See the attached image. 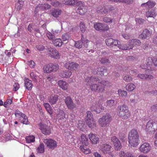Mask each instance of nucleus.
<instances>
[{
    "label": "nucleus",
    "instance_id": "f257e3e1",
    "mask_svg": "<svg viewBox=\"0 0 157 157\" xmlns=\"http://www.w3.org/2000/svg\"><path fill=\"white\" fill-rule=\"evenodd\" d=\"M139 136L137 130L132 129L129 132L128 139L129 144L131 146L136 147L139 144Z\"/></svg>",
    "mask_w": 157,
    "mask_h": 157
},
{
    "label": "nucleus",
    "instance_id": "f03ea898",
    "mask_svg": "<svg viewBox=\"0 0 157 157\" xmlns=\"http://www.w3.org/2000/svg\"><path fill=\"white\" fill-rule=\"evenodd\" d=\"M117 110L119 117L123 120H127L131 116L128 107L125 105L118 106Z\"/></svg>",
    "mask_w": 157,
    "mask_h": 157
},
{
    "label": "nucleus",
    "instance_id": "7ed1b4c3",
    "mask_svg": "<svg viewBox=\"0 0 157 157\" xmlns=\"http://www.w3.org/2000/svg\"><path fill=\"white\" fill-rule=\"evenodd\" d=\"M59 68V65L55 63H50L45 65L43 67V70L44 72L46 73H50L52 72H55Z\"/></svg>",
    "mask_w": 157,
    "mask_h": 157
},
{
    "label": "nucleus",
    "instance_id": "20e7f679",
    "mask_svg": "<svg viewBox=\"0 0 157 157\" xmlns=\"http://www.w3.org/2000/svg\"><path fill=\"white\" fill-rule=\"evenodd\" d=\"M112 120L110 114L106 113L98 119V124L101 127H105L110 124Z\"/></svg>",
    "mask_w": 157,
    "mask_h": 157
},
{
    "label": "nucleus",
    "instance_id": "39448f33",
    "mask_svg": "<svg viewBox=\"0 0 157 157\" xmlns=\"http://www.w3.org/2000/svg\"><path fill=\"white\" fill-rule=\"evenodd\" d=\"M146 130L154 132L157 130V121L151 120L147 122L146 126Z\"/></svg>",
    "mask_w": 157,
    "mask_h": 157
},
{
    "label": "nucleus",
    "instance_id": "423d86ee",
    "mask_svg": "<svg viewBox=\"0 0 157 157\" xmlns=\"http://www.w3.org/2000/svg\"><path fill=\"white\" fill-rule=\"evenodd\" d=\"M101 100H99L98 101H93L90 106V110L97 113H100L102 110L104 109V108L101 104Z\"/></svg>",
    "mask_w": 157,
    "mask_h": 157
},
{
    "label": "nucleus",
    "instance_id": "0eeeda50",
    "mask_svg": "<svg viewBox=\"0 0 157 157\" xmlns=\"http://www.w3.org/2000/svg\"><path fill=\"white\" fill-rule=\"evenodd\" d=\"M94 27L96 30L99 32L107 31L109 29V26L108 25L101 22L95 23Z\"/></svg>",
    "mask_w": 157,
    "mask_h": 157
},
{
    "label": "nucleus",
    "instance_id": "6e6552de",
    "mask_svg": "<svg viewBox=\"0 0 157 157\" xmlns=\"http://www.w3.org/2000/svg\"><path fill=\"white\" fill-rule=\"evenodd\" d=\"M89 42V40L84 38L83 35L82 34L81 40L76 41H75V46L77 48H82V44H83L85 47L87 48L88 46L87 44Z\"/></svg>",
    "mask_w": 157,
    "mask_h": 157
},
{
    "label": "nucleus",
    "instance_id": "1a4fd4ad",
    "mask_svg": "<svg viewBox=\"0 0 157 157\" xmlns=\"http://www.w3.org/2000/svg\"><path fill=\"white\" fill-rule=\"evenodd\" d=\"M44 142L49 149L53 150L57 147V143L54 140L48 138L44 140Z\"/></svg>",
    "mask_w": 157,
    "mask_h": 157
},
{
    "label": "nucleus",
    "instance_id": "9d476101",
    "mask_svg": "<svg viewBox=\"0 0 157 157\" xmlns=\"http://www.w3.org/2000/svg\"><path fill=\"white\" fill-rule=\"evenodd\" d=\"M40 129L42 133L46 135H49L51 133V128L50 126L42 123L39 124Z\"/></svg>",
    "mask_w": 157,
    "mask_h": 157
},
{
    "label": "nucleus",
    "instance_id": "9b49d317",
    "mask_svg": "<svg viewBox=\"0 0 157 157\" xmlns=\"http://www.w3.org/2000/svg\"><path fill=\"white\" fill-rule=\"evenodd\" d=\"M90 88L92 91L98 93H102L105 90V87L98 84H94L90 86Z\"/></svg>",
    "mask_w": 157,
    "mask_h": 157
},
{
    "label": "nucleus",
    "instance_id": "f8f14e48",
    "mask_svg": "<svg viewBox=\"0 0 157 157\" xmlns=\"http://www.w3.org/2000/svg\"><path fill=\"white\" fill-rule=\"evenodd\" d=\"M78 3L77 6L79 7L76 10V12L81 15L84 14L87 12V6L84 5L83 2H82L81 1V3Z\"/></svg>",
    "mask_w": 157,
    "mask_h": 157
},
{
    "label": "nucleus",
    "instance_id": "ddd939ff",
    "mask_svg": "<svg viewBox=\"0 0 157 157\" xmlns=\"http://www.w3.org/2000/svg\"><path fill=\"white\" fill-rule=\"evenodd\" d=\"M64 102L67 108L70 109H73L76 107L75 103H74L72 98L70 96H67L64 99Z\"/></svg>",
    "mask_w": 157,
    "mask_h": 157
},
{
    "label": "nucleus",
    "instance_id": "4468645a",
    "mask_svg": "<svg viewBox=\"0 0 157 157\" xmlns=\"http://www.w3.org/2000/svg\"><path fill=\"white\" fill-rule=\"evenodd\" d=\"M48 51L49 53L50 56L56 59H58L61 56L59 52L55 48H50L48 49Z\"/></svg>",
    "mask_w": 157,
    "mask_h": 157
},
{
    "label": "nucleus",
    "instance_id": "2eb2a0df",
    "mask_svg": "<svg viewBox=\"0 0 157 157\" xmlns=\"http://www.w3.org/2000/svg\"><path fill=\"white\" fill-rule=\"evenodd\" d=\"M150 144L147 143H144L139 148L140 151L143 153L147 154L148 153L151 149Z\"/></svg>",
    "mask_w": 157,
    "mask_h": 157
},
{
    "label": "nucleus",
    "instance_id": "dca6fc26",
    "mask_svg": "<svg viewBox=\"0 0 157 157\" xmlns=\"http://www.w3.org/2000/svg\"><path fill=\"white\" fill-rule=\"evenodd\" d=\"M111 140L116 150H120L121 148L122 147L121 144L119 140L116 136H112L111 137Z\"/></svg>",
    "mask_w": 157,
    "mask_h": 157
},
{
    "label": "nucleus",
    "instance_id": "f3484780",
    "mask_svg": "<svg viewBox=\"0 0 157 157\" xmlns=\"http://www.w3.org/2000/svg\"><path fill=\"white\" fill-rule=\"evenodd\" d=\"M99 79L94 76H88L85 78V81L86 82V85L90 86L94 83L98 82Z\"/></svg>",
    "mask_w": 157,
    "mask_h": 157
},
{
    "label": "nucleus",
    "instance_id": "a211bd4d",
    "mask_svg": "<svg viewBox=\"0 0 157 157\" xmlns=\"http://www.w3.org/2000/svg\"><path fill=\"white\" fill-rule=\"evenodd\" d=\"M65 66L68 69L71 71H75L79 67V65L76 63L68 62L65 63Z\"/></svg>",
    "mask_w": 157,
    "mask_h": 157
},
{
    "label": "nucleus",
    "instance_id": "6ab92c4d",
    "mask_svg": "<svg viewBox=\"0 0 157 157\" xmlns=\"http://www.w3.org/2000/svg\"><path fill=\"white\" fill-rule=\"evenodd\" d=\"M151 34L152 32L146 29L143 30L142 33L139 35V36L142 39H147L151 36Z\"/></svg>",
    "mask_w": 157,
    "mask_h": 157
},
{
    "label": "nucleus",
    "instance_id": "aec40b11",
    "mask_svg": "<svg viewBox=\"0 0 157 157\" xmlns=\"http://www.w3.org/2000/svg\"><path fill=\"white\" fill-rule=\"evenodd\" d=\"M105 43L108 46L113 47L117 45L118 44V43H120V42L117 40L110 38L106 39Z\"/></svg>",
    "mask_w": 157,
    "mask_h": 157
},
{
    "label": "nucleus",
    "instance_id": "412c9836",
    "mask_svg": "<svg viewBox=\"0 0 157 157\" xmlns=\"http://www.w3.org/2000/svg\"><path fill=\"white\" fill-rule=\"evenodd\" d=\"M88 137L92 144H95L98 143L99 138L96 134L90 133Z\"/></svg>",
    "mask_w": 157,
    "mask_h": 157
},
{
    "label": "nucleus",
    "instance_id": "4be33fe9",
    "mask_svg": "<svg viewBox=\"0 0 157 157\" xmlns=\"http://www.w3.org/2000/svg\"><path fill=\"white\" fill-rule=\"evenodd\" d=\"M24 87L28 90H31L33 86L32 81L27 78L24 79Z\"/></svg>",
    "mask_w": 157,
    "mask_h": 157
},
{
    "label": "nucleus",
    "instance_id": "5701e85b",
    "mask_svg": "<svg viewBox=\"0 0 157 157\" xmlns=\"http://www.w3.org/2000/svg\"><path fill=\"white\" fill-rule=\"evenodd\" d=\"M80 140L82 143V145L87 146L89 144V139L86 135L84 134L81 135Z\"/></svg>",
    "mask_w": 157,
    "mask_h": 157
},
{
    "label": "nucleus",
    "instance_id": "b1692460",
    "mask_svg": "<svg viewBox=\"0 0 157 157\" xmlns=\"http://www.w3.org/2000/svg\"><path fill=\"white\" fill-rule=\"evenodd\" d=\"M51 7V6L48 3L42 4L37 6L35 9V12H37L39 10L41 9L43 10H47L49 9Z\"/></svg>",
    "mask_w": 157,
    "mask_h": 157
},
{
    "label": "nucleus",
    "instance_id": "393cba45",
    "mask_svg": "<svg viewBox=\"0 0 157 157\" xmlns=\"http://www.w3.org/2000/svg\"><path fill=\"white\" fill-rule=\"evenodd\" d=\"M58 85L63 90H67L68 84L65 81L63 80L59 81Z\"/></svg>",
    "mask_w": 157,
    "mask_h": 157
},
{
    "label": "nucleus",
    "instance_id": "a878e982",
    "mask_svg": "<svg viewBox=\"0 0 157 157\" xmlns=\"http://www.w3.org/2000/svg\"><path fill=\"white\" fill-rule=\"evenodd\" d=\"M156 5V2L155 1L149 0L146 3H142L141 6L143 8H152Z\"/></svg>",
    "mask_w": 157,
    "mask_h": 157
},
{
    "label": "nucleus",
    "instance_id": "bb28decb",
    "mask_svg": "<svg viewBox=\"0 0 157 157\" xmlns=\"http://www.w3.org/2000/svg\"><path fill=\"white\" fill-rule=\"evenodd\" d=\"M58 98L59 96L58 95L52 94L48 98V102L52 105L55 104L58 101Z\"/></svg>",
    "mask_w": 157,
    "mask_h": 157
},
{
    "label": "nucleus",
    "instance_id": "cd10ccee",
    "mask_svg": "<svg viewBox=\"0 0 157 157\" xmlns=\"http://www.w3.org/2000/svg\"><path fill=\"white\" fill-rule=\"evenodd\" d=\"M128 43L130 47H132V48L134 46H140L141 44V42L138 39H133L129 40Z\"/></svg>",
    "mask_w": 157,
    "mask_h": 157
},
{
    "label": "nucleus",
    "instance_id": "c85d7f7f",
    "mask_svg": "<svg viewBox=\"0 0 157 157\" xmlns=\"http://www.w3.org/2000/svg\"><path fill=\"white\" fill-rule=\"evenodd\" d=\"M78 3H81V1L78 0H64V4L66 5L77 6Z\"/></svg>",
    "mask_w": 157,
    "mask_h": 157
},
{
    "label": "nucleus",
    "instance_id": "c756f323",
    "mask_svg": "<svg viewBox=\"0 0 157 157\" xmlns=\"http://www.w3.org/2000/svg\"><path fill=\"white\" fill-rule=\"evenodd\" d=\"M62 11L59 9H54L51 10V14L53 17L57 18L61 14Z\"/></svg>",
    "mask_w": 157,
    "mask_h": 157
},
{
    "label": "nucleus",
    "instance_id": "7c9ffc66",
    "mask_svg": "<svg viewBox=\"0 0 157 157\" xmlns=\"http://www.w3.org/2000/svg\"><path fill=\"white\" fill-rule=\"evenodd\" d=\"M72 75V72L69 70L63 71L59 73L61 77L65 78H69Z\"/></svg>",
    "mask_w": 157,
    "mask_h": 157
},
{
    "label": "nucleus",
    "instance_id": "2f4dec72",
    "mask_svg": "<svg viewBox=\"0 0 157 157\" xmlns=\"http://www.w3.org/2000/svg\"><path fill=\"white\" fill-rule=\"evenodd\" d=\"M96 12L99 14H107V11H106L105 6H100L96 9Z\"/></svg>",
    "mask_w": 157,
    "mask_h": 157
},
{
    "label": "nucleus",
    "instance_id": "473e14b6",
    "mask_svg": "<svg viewBox=\"0 0 157 157\" xmlns=\"http://www.w3.org/2000/svg\"><path fill=\"white\" fill-rule=\"evenodd\" d=\"M107 71V69L104 67L98 68L96 70V74L98 75H103L105 73H106Z\"/></svg>",
    "mask_w": 157,
    "mask_h": 157
},
{
    "label": "nucleus",
    "instance_id": "72a5a7b5",
    "mask_svg": "<svg viewBox=\"0 0 157 157\" xmlns=\"http://www.w3.org/2000/svg\"><path fill=\"white\" fill-rule=\"evenodd\" d=\"M103 21L105 23H111L113 22H114L115 20L114 19L111 17L110 15H108L105 16L103 18Z\"/></svg>",
    "mask_w": 157,
    "mask_h": 157
},
{
    "label": "nucleus",
    "instance_id": "f704fd0d",
    "mask_svg": "<svg viewBox=\"0 0 157 157\" xmlns=\"http://www.w3.org/2000/svg\"><path fill=\"white\" fill-rule=\"evenodd\" d=\"M152 62V59L151 58L148 57L145 61L146 64L144 66L142 65L140 66V67L143 69H146L148 67H151L150 65H151Z\"/></svg>",
    "mask_w": 157,
    "mask_h": 157
},
{
    "label": "nucleus",
    "instance_id": "c9c22d12",
    "mask_svg": "<svg viewBox=\"0 0 157 157\" xmlns=\"http://www.w3.org/2000/svg\"><path fill=\"white\" fill-rule=\"evenodd\" d=\"M53 44L56 47H60L63 44L62 40L60 38H56L52 41Z\"/></svg>",
    "mask_w": 157,
    "mask_h": 157
},
{
    "label": "nucleus",
    "instance_id": "e433bc0d",
    "mask_svg": "<svg viewBox=\"0 0 157 157\" xmlns=\"http://www.w3.org/2000/svg\"><path fill=\"white\" fill-rule=\"evenodd\" d=\"M157 15V14L155 11L153 9L151 10H148V11L146 13V16L148 17H153L154 18Z\"/></svg>",
    "mask_w": 157,
    "mask_h": 157
},
{
    "label": "nucleus",
    "instance_id": "4c0bfd02",
    "mask_svg": "<svg viewBox=\"0 0 157 157\" xmlns=\"http://www.w3.org/2000/svg\"><path fill=\"white\" fill-rule=\"evenodd\" d=\"M86 122L90 128L93 129L94 128L96 127V124L94 119H93L91 121H86Z\"/></svg>",
    "mask_w": 157,
    "mask_h": 157
},
{
    "label": "nucleus",
    "instance_id": "58836bf2",
    "mask_svg": "<svg viewBox=\"0 0 157 157\" xmlns=\"http://www.w3.org/2000/svg\"><path fill=\"white\" fill-rule=\"evenodd\" d=\"M111 148V146L109 144H103L101 149L103 152L105 153H108Z\"/></svg>",
    "mask_w": 157,
    "mask_h": 157
},
{
    "label": "nucleus",
    "instance_id": "ea45409f",
    "mask_svg": "<svg viewBox=\"0 0 157 157\" xmlns=\"http://www.w3.org/2000/svg\"><path fill=\"white\" fill-rule=\"evenodd\" d=\"M19 120L23 124H28L29 123L27 116L24 114V116L19 117Z\"/></svg>",
    "mask_w": 157,
    "mask_h": 157
},
{
    "label": "nucleus",
    "instance_id": "a19ab883",
    "mask_svg": "<svg viewBox=\"0 0 157 157\" xmlns=\"http://www.w3.org/2000/svg\"><path fill=\"white\" fill-rule=\"evenodd\" d=\"M85 146L81 145L80 148L82 152L85 154H88L91 153V151L89 148H87Z\"/></svg>",
    "mask_w": 157,
    "mask_h": 157
},
{
    "label": "nucleus",
    "instance_id": "79ce46f5",
    "mask_svg": "<svg viewBox=\"0 0 157 157\" xmlns=\"http://www.w3.org/2000/svg\"><path fill=\"white\" fill-rule=\"evenodd\" d=\"M117 45L118 48L121 49L126 50L132 49V47H130L129 46H128L127 45L125 44H121L120 43H118V44H117Z\"/></svg>",
    "mask_w": 157,
    "mask_h": 157
},
{
    "label": "nucleus",
    "instance_id": "37998d69",
    "mask_svg": "<svg viewBox=\"0 0 157 157\" xmlns=\"http://www.w3.org/2000/svg\"><path fill=\"white\" fill-rule=\"evenodd\" d=\"M137 76L142 79H146L147 78L151 79H153L154 78L153 76L151 75H147L144 74H139Z\"/></svg>",
    "mask_w": 157,
    "mask_h": 157
},
{
    "label": "nucleus",
    "instance_id": "c03bdc74",
    "mask_svg": "<svg viewBox=\"0 0 157 157\" xmlns=\"http://www.w3.org/2000/svg\"><path fill=\"white\" fill-rule=\"evenodd\" d=\"M118 94L119 96L123 98H125L127 96V92L126 91L121 89L118 90Z\"/></svg>",
    "mask_w": 157,
    "mask_h": 157
},
{
    "label": "nucleus",
    "instance_id": "a18cd8bd",
    "mask_svg": "<svg viewBox=\"0 0 157 157\" xmlns=\"http://www.w3.org/2000/svg\"><path fill=\"white\" fill-rule=\"evenodd\" d=\"M135 85L133 83H128L126 86V88L127 90L129 91H132L135 89Z\"/></svg>",
    "mask_w": 157,
    "mask_h": 157
},
{
    "label": "nucleus",
    "instance_id": "49530a36",
    "mask_svg": "<svg viewBox=\"0 0 157 157\" xmlns=\"http://www.w3.org/2000/svg\"><path fill=\"white\" fill-rule=\"evenodd\" d=\"M36 151L39 153H42L44 152V147L43 144L41 143L36 149Z\"/></svg>",
    "mask_w": 157,
    "mask_h": 157
},
{
    "label": "nucleus",
    "instance_id": "de8ad7c7",
    "mask_svg": "<svg viewBox=\"0 0 157 157\" xmlns=\"http://www.w3.org/2000/svg\"><path fill=\"white\" fill-rule=\"evenodd\" d=\"M110 1L116 2H125L127 4H130L132 3L133 0H109Z\"/></svg>",
    "mask_w": 157,
    "mask_h": 157
},
{
    "label": "nucleus",
    "instance_id": "09e8293b",
    "mask_svg": "<svg viewBox=\"0 0 157 157\" xmlns=\"http://www.w3.org/2000/svg\"><path fill=\"white\" fill-rule=\"evenodd\" d=\"M25 139L26 142L29 143L34 142L35 141V137L33 136H27L25 137Z\"/></svg>",
    "mask_w": 157,
    "mask_h": 157
},
{
    "label": "nucleus",
    "instance_id": "8fccbe9b",
    "mask_svg": "<svg viewBox=\"0 0 157 157\" xmlns=\"http://www.w3.org/2000/svg\"><path fill=\"white\" fill-rule=\"evenodd\" d=\"M86 121H91L93 119H94L93 118V115L92 113L90 111H87L86 112Z\"/></svg>",
    "mask_w": 157,
    "mask_h": 157
},
{
    "label": "nucleus",
    "instance_id": "3c124183",
    "mask_svg": "<svg viewBox=\"0 0 157 157\" xmlns=\"http://www.w3.org/2000/svg\"><path fill=\"white\" fill-rule=\"evenodd\" d=\"M80 30L81 32L83 33L86 30V27L85 24L83 22H81L79 25Z\"/></svg>",
    "mask_w": 157,
    "mask_h": 157
},
{
    "label": "nucleus",
    "instance_id": "603ef678",
    "mask_svg": "<svg viewBox=\"0 0 157 157\" xmlns=\"http://www.w3.org/2000/svg\"><path fill=\"white\" fill-rule=\"evenodd\" d=\"M21 0V1H19V2L16 5L15 7L17 10H21L23 6L24 1L23 0Z\"/></svg>",
    "mask_w": 157,
    "mask_h": 157
},
{
    "label": "nucleus",
    "instance_id": "864d4df0",
    "mask_svg": "<svg viewBox=\"0 0 157 157\" xmlns=\"http://www.w3.org/2000/svg\"><path fill=\"white\" fill-rule=\"evenodd\" d=\"M106 102V106L108 108L112 107L115 105V101L113 100H108Z\"/></svg>",
    "mask_w": 157,
    "mask_h": 157
},
{
    "label": "nucleus",
    "instance_id": "5fc2aeb1",
    "mask_svg": "<svg viewBox=\"0 0 157 157\" xmlns=\"http://www.w3.org/2000/svg\"><path fill=\"white\" fill-rule=\"evenodd\" d=\"M98 82L102 84L105 86L109 87L111 86V84L109 82L103 80Z\"/></svg>",
    "mask_w": 157,
    "mask_h": 157
},
{
    "label": "nucleus",
    "instance_id": "6e6d98bb",
    "mask_svg": "<svg viewBox=\"0 0 157 157\" xmlns=\"http://www.w3.org/2000/svg\"><path fill=\"white\" fill-rule=\"evenodd\" d=\"M12 98L11 97H10L9 99H7L6 101L4 102L3 106L5 107L6 108L12 104Z\"/></svg>",
    "mask_w": 157,
    "mask_h": 157
},
{
    "label": "nucleus",
    "instance_id": "4d7b16f0",
    "mask_svg": "<svg viewBox=\"0 0 157 157\" xmlns=\"http://www.w3.org/2000/svg\"><path fill=\"white\" fill-rule=\"evenodd\" d=\"M57 117L59 118V120H62L65 118V114L64 111L61 110L59 111V114Z\"/></svg>",
    "mask_w": 157,
    "mask_h": 157
},
{
    "label": "nucleus",
    "instance_id": "13d9d810",
    "mask_svg": "<svg viewBox=\"0 0 157 157\" xmlns=\"http://www.w3.org/2000/svg\"><path fill=\"white\" fill-rule=\"evenodd\" d=\"M30 77L33 80L34 82H36L37 80V76L35 72H32L30 74Z\"/></svg>",
    "mask_w": 157,
    "mask_h": 157
},
{
    "label": "nucleus",
    "instance_id": "bf43d9fd",
    "mask_svg": "<svg viewBox=\"0 0 157 157\" xmlns=\"http://www.w3.org/2000/svg\"><path fill=\"white\" fill-rule=\"evenodd\" d=\"M46 35L48 39L51 40H53V38L55 37L53 34L48 31L47 32Z\"/></svg>",
    "mask_w": 157,
    "mask_h": 157
},
{
    "label": "nucleus",
    "instance_id": "052dcab7",
    "mask_svg": "<svg viewBox=\"0 0 157 157\" xmlns=\"http://www.w3.org/2000/svg\"><path fill=\"white\" fill-rule=\"evenodd\" d=\"M123 79L125 81L127 82L132 81V78L130 76L128 75L124 76Z\"/></svg>",
    "mask_w": 157,
    "mask_h": 157
},
{
    "label": "nucleus",
    "instance_id": "680f3d73",
    "mask_svg": "<svg viewBox=\"0 0 157 157\" xmlns=\"http://www.w3.org/2000/svg\"><path fill=\"white\" fill-rule=\"evenodd\" d=\"M51 5L55 7H57L60 6L61 4L58 1L55 0L51 2Z\"/></svg>",
    "mask_w": 157,
    "mask_h": 157
},
{
    "label": "nucleus",
    "instance_id": "e2e57ef3",
    "mask_svg": "<svg viewBox=\"0 0 157 157\" xmlns=\"http://www.w3.org/2000/svg\"><path fill=\"white\" fill-rule=\"evenodd\" d=\"M100 62L102 64H108L110 62L109 59L105 58H103L101 59L100 60Z\"/></svg>",
    "mask_w": 157,
    "mask_h": 157
},
{
    "label": "nucleus",
    "instance_id": "0e129e2a",
    "mask_svg": "<svg viewBox=\"0 0 157 157\" xmlns=\"http://www.w3.org/2000/svg\"><path fill=\"white\" fill-rule=\"evenodd\" d=\"M105 7L106 11H107V13L109 12L114 10L115 9L113 6L110 5L106 6Z\"/></svg>",
    "mask_w": 157,
    "mask_h": 157
},
{
    "label": "nucleus",
    "instance_id": "69168bd1",
    "mask_svg": "<svg viewBox=\"0 0 157 157\" xmlns=\"http://www.w3.org/2000/svg\"><path fill=\"white\" fill-rule=\"evenodd\" d=\"M62 38L63 41L67 40L70 38V36L68 33H65L62 35Z\"/></svg>",
    "mask_w": 157,
    "mask_h": 157
},
{
    "label": "nucleus",
    "instance_id": "338daca9",
    "mask_svg": "<svg viewBox=\"0 0 157 157\" xmlns=\"http://www.w3.org/2000/svg\"><path fill=\"white\" fill-rule=\"evenodd\" d=\"M14 114L16 117H19V118L24 115V113H22L18 110H17L15 111Z\"/></svg>",
    "mask_w": 157,
    "mask_h": 157
},
{
    "label": "nucleus",
    "instance_id": "774afa93",
    "mask_svg": "<svg viewBox=\"0 0 157 157\" xmlns=\"http://www.w3.org/2000/svg\"><path fill=\"white\" fill-rule=\"evenodd\" d=\"M126 31L131 30L132 29V25L130 23H127L125 25Z\"/></svg>",
    "mask_w": 157,
    "mask_h": 157
}]
</instances>
